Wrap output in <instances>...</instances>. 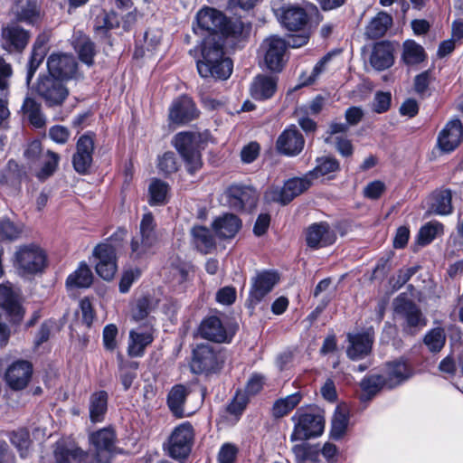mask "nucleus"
<instances>
[{
	"mask_svg": "<svg viewBox=\"0 0 463 463\" xmlns=\"http://www.w3.org/2000/svg\"><path fill=\"white\" fill-rule=\"evenodd\" d=\"M196 21L197 27H194L195 33L199 30L209 33L203 42L202 59L197 61L200 76L205 79H228L232 72V61L224 56L223 44L218 33L239 42L249 35L250 24L239 19L228 20L222 12L211 7L201 9Z\"/></svg>",
	"mask_w": 463,
	"mask_h": 463,
	"instance_id": "obj_1",
	"label": "nucleus"
},
{
	"mask_svg": "<svg viewBox=\"0 0 463 463\" xmlns=\"http://www.w3.org/2000/svg\"><path fill=\"white\" fill-rule=\"evenodd\" d=\"M392 305L394 319L400 324L403 333L416 335L427 326V318L420 308L404 294L399 295Z\"/></svg>",
	"mask_w": 463,
	"mask_h": 463,
	"instance_id": "obj_2",
	"label": "nucleus"
},
{
	"mask_svg": "<svg viewBox=\"0 0 463 463\" xmlns=\"http://www.w3.org/2000/svg\"><path fill=\"white\" fill-rule=\"evenodd\" d=\"M24 311L13 291L9 283L0 285V344L7 342L10 330L6 326V320L12 323H19L24 317Z\"/></svg>",
	"mask_w": 463,
	"mask_h": 463,
	"instance_id": "obj_3",
	"label": "nucleus"
},
{
	"mask_svg": "<svg viewBox=\"0 0 463 463\" xmlns=\"http://www.w3.org/2000/svg\"><path fill=\"white\" fill-rule=\"evenodd\" d=\"M199 139L198 134L191 132L178 133L174 138V146L184 158L190 174L195 173L202 166Z\"/></svg>",
	"mask_w": 463,
	"mask_h": 463,
	"instance_id": "obj_4",
	"label": "nucleus"
},
{
	"mask_svg": "<svg viewBox=\"0 0 463 463\" xmlns=\"http://www.w3.org/2000/svg\"><path fill=\"white\" fill-rule=\"evenodd\" d=\"M224 363L223 354L210 345H198L193 351L191 370L193 373H210L222 368Z\"/></svg>",
	"mask_w": 463,
	"mask_h": 463,
	"instance_id": "obj_5",
	"label": "nucleus"
},
{
	"mask_svg": "<svg viewBox=\"0 0 463 463\" xmlns=\"http://www.w3.org/2000/svg\"><path fill=\"white\" fill-rule=\"evenodd\" d=\"M295 422L291 440H304L322 434L325 427L324 419L319 414L309 413L298 409L292 417Z\"/></svg>",
	"mask_w": 463,
	"mask_h": 463,
	"instance_id": "obj_6",
	"label": "nucleus"
},
{
	"mask_svg": "<svg viewBox=\"0 0 463 463\" xmlns=\"http://www.w3.org/2000/svg\"><path fill=\"white\" fill-rule=\"evenodd\" d=\"M46 255L35 244L20 247L14 253V265L21 274H35L43 270Z\"/></svg>",
	"mask_w": 463,
	"mask_h": 463,
	"instance_id": "obj_7",
	"label": "nucleus"
},
{
	"mask_svg": "<svg viewBox=\"0 0 463 463\" xmlns=\"http://www.w3.org/2000/svg\"><path fill=\"white\" fill-rule=\"evenodd\" d=\"M194 438V430L188 421L176 426L172 431L167 445L168 454L171 458L183 460L191 452Z\"/></svg>",
	"mask_w": 463,
	"mask_h": 463,
	"instance_id": "obj_8",
	"label": "nucleus"
},
{
	"mask_svg": "<svg viewBox=\"0 0 463 463\" xmlns=\"http://www.w3.org/2000/svg\"><path fill=\"white\" fill-rule=\"evenodd\" d=\"M311 184L312 181L307 174L303 177H295L288 180L282 188H269L265 192L264 198L267 202L287 204L304 191L307 190Z\"/></svg>",
	"mask_w": 463,
	"mask_h": 463,
	"instance_id": "obj_9",
	"label": "nucleus"
},
{
	"mask_svg": "<svg viewBox=\"0 0 463 463\" xmlns=\"http://www.w3.org/2000/svg\"><path fill=\"white\" fill-rule=\"evenodd\" d=\"M48 75L69 81L81 78L78 70V62L72 54L52 53L47 59Z\"/></svg>",
	"mask_w": 463,
	"mask_h": 463,
	"instance_id": "obj_10",
	"label": "nucleus"
},
{
	"mask_svg": "<svg viewBox=\"0 0 463 463\" xmlns=\"http://www.w3.org/2000/svg\"><path fill=\"white\" fill-rule=\"evenodd\" d=\"M156 224L152 213L144 214L140 222L139 234L131 241V256L139 259L150 252L157 241L155 232Z\"/></svg>",
	"mask_w": 463,
	"mask_h": 463,
	"instance_id": "obj_11",
	"label": "nucleus"
},
{
	"mask_svg": "<svg viewBox=\"0 0 463 463\" xmlns=\"http://www.w3.org/2000/svg\"><path fill=\"white\" fill-rule=\"evenodd\" d=\"M60 80L50 75L41 76L36 86V92L48 106H59L63 103L69 95V90Z\"/></svg>",
	"mask_w": 463,
	"mask_h": 463,
	"instance_id": "obj_12",
	"label": "nucleus"
},
{
	"mask_svg": "<svg viewBox=\"0 0 463 463\" xmlns=\"http://www.w3.org/2000/svg\"><path fill=\"white\" fill-rule=\"evenodd\" d=\"M115 434L111 429L99 430L90 436L93 454H89L86 463H109L114 448Z\"/></svg>",
	"mask_w": 463,
	"mask_h": 463,
	"instance_id": "obj_13",
	"label": "nucleus"
},
{
	"mask_svg": "<svg viewBox=\"0 0 463 463\" xmlns=\"http://www.w3.org/2000/svg\"><path fill=\"white\" fill-rule=\"evenodd\" d=\"M93 256L98 275L105 280L112 279L118 269L115 248L107 243L99 244L93 250Z\"/></svg>",
	"mask_w": 463,
	"mask_h": 463,
	"instance_id": "obj_14",
	"label": "nucleus"
},
{
	"mask_svg": "<svg viewBox=\"0 0 463 463\" xmlns=\"http://www.w3.org/2000/svg\"><path fill=\"white\" fill-rule=\"evenodd\" d=\"M226 197L230 206L235 210H252L258 201V194L251 186L232 184L226 190Z\"/></svg>",
	"mask_w": 463,
	"mask_h": 463,
	"instance_id": "obj_15",
	"label": "nucleus"
},
{
	"mask_svg": "<svg viewBox=\"0 0 463 463\" xmlns=\"http://www.w3.org/2000/svg\"><path fill=\"white\" fill-rule=\"evenodd\" d=\"M199 334L203 338L213 342L230 343L234 335V331L228 328L218 317L212 316L201 322Z\"/></svg>",
	"mask_w": 463,
	"mask_h": 463,
	"instance_id": "obj_16",
	"label": "nucleus"
},
{
	"mask_svg": "<svg viewBox=\"0 0 463 463\" xmlns=\"http://www.w3.org/2000/svg\"><path fill=\"white\" fill-rule=\"evenodd\" d=\"M262 48L265 50L264 60L267 67L273 71H279L284 65V57L287 50L285 40L278 36L267 38Z\"/></svg>",
	"mask_w": 463,
	"mask_h": 463,
	"instance_id": "obj_17",
	"label": "nucleus"
},
{
	"mask_svg": "<svg viewBox=\"0 0 463 463\" xmlns=\"http://www.w3.org/2000/svg\"><path fill=\"white\" fill-rule=\"evenodd\" d=\"M463 138V126L459 119L449 120L440 130L437 138V146L443 153L454 151Z\"/></svg>",
	"mask_w": 463,
	"mask_h": 463,
	"instance_id": "obj_18",
	"label": "nucleus"
},
{
	"mask_svg": "<svg viewBox=\"0 0 463 463\" xmlns=\"http://www.w3.org/2000/svg\"><path fill=\"white\" fill-rule=\"evenodd\" d=\"M30 33L17 24L2 29V47L8 52H21L28 44Z\"/></svg>",
	"mask_w": 463,
	"mask_h": 463,
	"instance_id": "obj_19",
	"label": "nucleus"
},
{
	"mask_svg": "<svg viewBox=\"0 0 463 463\" xmlns=\"http://www.w3.org/2000/svg\"><path fill=\"white\" fill-rule=\"evenodd\" d=\"M94 150L93 137L90 134L81 136L76 144V152L72 157L73 167L79 174H85L92 163Z\"/></svg>",
	"mask_w": 463,
	"mask_h": 463,
	"instance_id": "obj_20",
	"label": "nucleus"
},
{
	"mask_svg": "<svg viewBox=\"0 0 463 463\" xmlns=\"http://www.w3.org/2000/svg\"><path fill=\"white\" fill-rule=\"evenodd\" d=\"M198 116L195 104L188 96H181L175 99L169 109V120L175 124L192 121Z\"/></svg>",
	"mask_w": 463,
	"mask_h": 463,
	"instance_id": "obj_21",
	"label": "nucleus"
},
{
	"mask_svg": "<svg viewBox=\"0 0 463 463\" xmlns=\"http://www.w3.org/2000/svg\"><path fill=\"white\" fill-rule=\"evenodd\" d=\"M306 240L308 247L318 249L333 244L336 240V234L328 223L317 222L307 228Z\"/></svg>",
	"mask_w": 463,
	"mask_h": 463,
	"instance_id": "obj_22",
	"label": "nucleus"
},
{
	"mask_svg": "<svg viewBox=\"0 0 463 463\" xmlns=\"http://www.w3.org/2000/svg\"><path fill=\"white\" fill-rule=\"evenodd\" d=\"M279 22L289 31L302 29L307 23L306 11L298 5H285L276 11Z\"/></svg>",
	"mask_w": 463,
	"mask_h": 463,
	"instance_id": "obj_23",
	"label": "nucleus"
},
{
	"mask_svg": "<svg viewBox=\"0 0 463 463\" xmlns=\"http://www.w3.org/2000/svg\"><path fill=\"white\" fill-rule=\"evenodd\" d=\"M152 326H139L129 332L128 354L131 357H140L144 354L146 348L153 342Z\"/></svg>",
	"mask_w": 463,
	"mask_h": 463,
	"instance_id": "obj_24",
	"label": "nucleus"
},
{
	"mask_svg": "<svg viewBox=\"0 0 463 463\" xmlns=\"http://www.w3.org/2000/svg\"><path fill=\"white\" fill-rule=\"evenodd\" d=\"M304 138L295 126L285 129L278 137L277 148L286 156L299 154L304 146Z\"/></svg>",
	"mask_w": 463,
	"mask_h": 463,
	"instance_id": "obj_25",
	"label": "nucleus"
},
{
	"mask_svg": "<svg viewBox=\"0 0 463 463\" xmlns=\"http://www.w3.org/2000/svg\"><path fill=\"white\" fill-rule=\"evenodd\" d=\"M33 373L32 364L27 361H17L9 366L5 380L14 390H22L29 383Z\"/></svg>",
	"mask_w": 463,
	"mask_h": 463,
	"instance_id": "obj_26",
	"label": "nucleus"
},
{
	"mask_svg": "<svg viewBox=\"0 0 463 463\" xmlns=\"http://www.w3.org/2000/svg\"><path fill=\"white\" fill-rule=\"evenodd\" d=\"M347 356L352 360L364 358L372 350L373 337L369 332L347 335Z\"/></svg>",
	"mask_w": 463,
	"mask_h": 463,
	"instance_id": "obj_27",
	"label": "nucleus"
},
{
	"mask_svg": "<svg viewBox=\"0 0 463 463\" xmlns=\"http://www.w3.org/2000/svg\"><path fill=\"white\" fill-rule=\"evenodd\" d=\"M279 280L277 273L263 271L253 279L250 297L251 301L260 302L276 285Z\"/></svg>",
	"mask_w": 463,
	"mask_h": 463,
	"instance_id": "obj_28",
	"label": "nucleus"
},
{
	"mask_svg": "<svg viewBox=\"0 0 463 463\" xmlns=\"http://www.w3.org/2000/svg\"><path fill=\"white\" fill-rule=\"evenodd\" d=\"M277 90V77L272 75H257L250 85V91L253 99L265 100L270 99Z\"/></svg>",
	"mask_w": 463,
	"mask_h": 463,
	"instance_id": "obj_29",
	"label": "nucleus"
},
{
	"mask_svg": "<svg viewBox=\"0 0 463 463\" xmlns=\"http://www.w3.org/2000/svg\"><path fill=\"white\" fill-rule=\"evenodd\" d=\"M386 381V387L394 388L408 380L412 375V370L402 360H397L386 364L383 374Z\"/></svg>",
	"mask_w": 463,
	"mask_h": 463,
	"instance_id": "obj_30",
	"label": "nucleus"
},
{
	"mask_svg": "<svg viewBox=\"0 0 463 463\" xmlns=\"http://www.w3.org/2000/svg\"><path fill=\"white\" fill-rule=\"evenodd\" d=\"M370 64L376 71H384L394 62L393 48L388 42H380L374 44L370 56Z\"/></svg>",
	"mask_w": 463,
	"mask_h": 463,
	"instance_id": "obj_31",
	"label": "nucleus"
},
{
	"mask_svg": "<svg viewBox=\"0 0 463 463\" xmlns=\"http://www.w3.org/2000/svg\"><path fill=\"white\" fill-rule=\"evenodd\" d=\"M241 227V221L232 213H225L214 220L213 229L221 239L233 238Z\"/></svg>",
	"mask_w": 463,
	"mask_h": 463,
	"instance_id": "obj_32",
	"label": "nucleus"
},
{
	"mask_svg": "<svg viewBox=\"0 0 463 463\" xmlns=\"http://www.w3.org/2000/svg\"><path fill=\"white\" fill-rule=\"evenodd\" d=\"M54 458L57 463H86L89 454L73 443H58L54 450Z\"/></svg>",
	"mask_w": 463,
	"mask_h": 463,
	"instance_id": "obj_33",
	"label": "nucleus"
},
{
	"mask_svg": "<svg viewBox=\"0 0 463 463\" xmlns=\"http://www.w3.org/2000/svg\"><path fill=\"white\" fill-rule=\"evenodd\" d=\"M430 212L438 215H448L452 213V193L449 189L434 191L429 198Z\"/></svg>",
	"mask_w": 463,
	"mask_h": 463,
	"instance_id": "obj_34",
	"label": "nucleus"
},
{
	"mask_svg": "<svg viewBox=\"0 0 463 463\" xmlns=\"http://www.w3.org/2000/svg\"><path fill=\"white\" fill-rule=\"evenodd\" d=\"M189 390L183 384H175L167 394V406L175 418L186 416L184 405L186 401Z\"/></svg>",
	"mask_w": 463,
	"mask_h": 463,
	"instance_id": "obj_35",
	"label": "nucleus"
},
{
	"mask_svg": "<svg viewBox=\"0 0 463 463\" xmlns=\"http://www.w3.org/2000/svg\"><path fill=\"white\" fill-rule=\"evenodd\" d=\"M108 393L105 391L95 392L90 396L89 413L91 422L97 423L104 420L108 411Z\"/></svg>",
	"mask_w": 463,
	"mask_h": 463,
	"instance_id": "obj_36",
	"label": "nucleus"
},
{
	"mask_svg": "<svg viewBox=\"0 0 463 463\" xmlns=\"http://www.w3.org/2000/svg\"><path fill=\"white\" fill-rule=\"evenodd\" d=\"M14 14L18 21L34 24L40 18V8L35 0H18Z\"/></svg>",
	"mask_w": 463,
	"mask_h": 463,
	"instance_id": "obj_37",
	"label": "nucleus"
},
{
	"mask_svg": "<svg viewBox=\"0 0 463 463\" xmlns=\"http://www.w3.org/2000/svg\"><path fill=\"white\" fill-rule=\"evenodd\" d=\"M92 272L85 262H81L78 269L70 274L66 279V287L71 288H89L92 283Z\"/></svg>",
	"mask_w": 463,
	"mask_h": 463,
	"instance_id": "obj_38",
	"label": "nucleus"
},
{
	"mask_svg": "<svg viewBox=\"0 0 463 463\" xmlns=\"http://www.w3.org/2000/svg\"><path fill=\"white\" fill-rule=\"evenodd\" d=\"M392 23L391 15L384 12H380L372 19L365 29V35L370 39L380 38L384 35Z\"/></svg>",
	"mask_w": 463,
	"mask_h": 463,
	"instance_id": "obj_39",
	"label": "nucleus"
},
{
	"mask_svg": "<svg viewBox=\"0 0 463 463\" xmlns=\"http://www.w3.org/2000/svg\"><path fill=\"white\" fill-rule=\"evenodd\" d=\"M60 159V156L52 150L44 152V154L42 155L41 159L38 161L41 164V167L36 172V177L40 181H45L51 177L57 170Z\"/></svg>",
	"mask_w": 463,
	"mask_h": 463,
	"instance_id": "obj_40",
	"label": "nucleus"
},
{
	"mask_svg": "<svg viewBox=\"0 0 463 463\" xmlns=\"http://www.w3.org/2000/svg\"><path fill=\"white\" fill-rule=\"evenodd\" d=\"M339 162L331 156H323L317 159L316 167L307 173L310 180L330 175L339 170Z\"/></svg>",
	"mask_w": 463,
	"mask_h": 463,
	"instance_id": "obj_41",
	"label": "nucleus"
},
{
	"mask_svg": "<svg viewBox=\"0 0 463 463\" xmlns=\"http://www.w3.org/2000/svg\"><path fill=\"white\" fill-rule=\"evenodd\" d=\"M192 234L200 251L209 253L215 247L214 238L209 229L203 226H195L192 230Z\"/></svg>",
	"mask_w": 463,
	"mask_h": 463,
	"instance_id": "obj_42",
	"label": "nucleus"
},
{
	"mask_svg": "<svg viewBox=\"0 0 463 463\" xmlns=\"http://www.w3.org/2000/svg\"><path fill=\"white\" fill-rule=\"evenodd\" d=\"M149 203L152 206L165 204L168 201L169 186L159 179L151 181L148 188Z\"/></svg>",
	"mask_w": 463,
	"mask_h": 463,
	"instance_id": "obj_43",
	"label": "nucleus"
},
{
	"mask_svg": "<svg viewBox=\"0 0 463 463\" xmlns=\"http://www.w3.org/2000/svg\"><path fill=\"white\" fill-rule=\"evenodd\" d=\"M22 110L33 127L40 128L44 126L45 118L41 112V106L33 98H25Z\"/></svg>",
	"mask_w": 463,
	"mask_h": 463,
	"instance_id": "obj_44",
	"label": "nucleus"
},
{
	"mask_svg": "<svg viewBox=\"0 0 463 463\" xmlns=\"http://www.w3.org/2000/svg\"><path fill=\"white\" fill-rule=\"evenodd\" d=\"M349 416L346 409L338 406L332 419L331 437L335 439L342 438L346 431Z\"/></svg>",
	"mask_w": 463,
	"mask_h": 463,
	"instance_id": "obj_45",
	"label": "nucleus"
},
{
	"mask_svg": "<svg viewBox=\"0 0 463 463\" xmlns=\"http://www.w3.org/2000/svg\"><path fill=\"white\" fill-rule=\"evenodd\" d=\"M383 386L386 387V381L383 374L370 375L361 383L363 390L362 400H369L375 395Z\"/></svg>",
	"mask_w": 463,
	"mask_h": 463,
	"instance_id": "obj_46",
	"label": "nucleus"
},
{
	"mask_svg": "<svg viewBox=\"0 0 463 463\" xmlns=\"http://www.w3.org/2000/svg\"><path fill=\"white\" fill-rule=\"evenodd\" d=\"M302 395L300 392H295L288 395L285 398L278 400L272 408L273 415L276 418H280L287 415L294 408H296L301 402Z\"/></svg>",
	"mask_w": 463,
	"mask_h": 463,
	"instance_id": "obj_47",
	"label": "nucleus"
},
{
	"mask_svg": "<svg viewBox=\"0 0 463 463\" xmlns=\"http://www.w3.org/2000/svg\"><path fill=\"white\" fill-rule=\"evenodd\" d=\"M292 451L297 463H318L319 450L308 443L295 445Z\"/></svg>",
	"mask_w": 463,
	"mask_h": 463,
	"instance_id": "obj_48",
	"label": "nucleus"
},
{
	"mask_svg": "<svg viewBox=\"0 0 463 463\" xmlns=\"http://www.w3.org/2000/svg\"><path fill=\"white\" fill-rule=\"evenodd\" d=\"M425 58L424 49L412 40L403 43L402 59L406 64L413 65L421 62Z\"/></svg>",
	"mask_w": 463,
	"mask_h": 463,
	"instance_id": "obj_49",
	"label": "nucleus"
},
{
	"mask_svg": "<svg viewBox=\"0 0 463 463\" xmlns=\"http://www.w3.org/2000/svg\"><path fill=\"white\" fill-rule=\"evenodd\" d=\"M75 49L82 62H84L88 66L93 64L95 48L94 43L88 37H80L76 42Z\"/></svg>",
	"mask_w": 463,
	"mask_h": 463,
	"instance_id": "obj_50",
	"label": "nucleus"
},
{
	"mask_svg": "<svg viewBox=\"0 0 463 463\" xmlns=\"http://www.w3.org/2000/svg\"><path fill=\"white\" fill-rule=\"evenodd\" d=\"M443 232V225L437 222H430L422 226L419 232L418 242L420 245H427L437 236Z\"/></svg>",
	"mask_w": 463,
	"mask_h": 463,
	"instance_id": "obj_51",
	"label": "nucleus"
},
{
	"mask_svg": "<svg viewBox=\"0 0 463 463\" xmlns=\"http://www.w3.org/2000/svg\"><path fill=\"white\" fill-rule=\"evenodd\" d=\"M44 57V49L40 40H36L30 61L28 62L27 74H26V84L29 85L35 71L42 63Z\"/></svg>",
	"mask_w": 463,
	"mask_h": 463,
	"instance_id": "obj_52",
	"label": "nucleus"
},
{
	"mask_svg": "<svg viewBox=\"0 0 463 463\" xmlns=\"http://www.w3.org/2000/svg\"><path fill=\"white\" fill-rule=\"evenodd\" d=\"M180 167V162L176 155L168 151L158 156L157 168L159 172L167 175L176 172Z\"/></svg>",
	"mask_w": 463,
	"mask_h": 463,
	"instance_id": "obj_53",
	"label": "nucleus"
},
{
	"mask_svg": "<svg viewBox=\"0 0 463 463\" xmlns=\"http://www.w3.org/2000/svg\"><path fill=\"white\" fill-rule=\"evenodd\" d=\"M446 335L444 329H431L424 337V343L431 352H439L444 346Z\"/></svg>",
	"mask_w": 463,
	"mask_h": 463,
	"instance_id": "obj_54",
	"label": "nucleus"
},
{
	"mask_svg": "<svg viewBox=\"0 0 463 463\" xmlns=\"http://www.w3.org/2000/svg\"><path fill=\"white\" fill-rule=\"evenodd\" d=\"M12 444L19 450L20 456L24 458L27 455L30 447V435L27 430L20 429L14 430L10 435Z\"/></svg>",
	"mask_w": 463,
	"mask_h": 463,
	"instance_id": "obj_55",
	"label": "nucleus"
},
{
	"mask_svg": "<svg viewBox=\"0 0 463 463\" xmlns=\"http://www.w3.org/2000/svg\"><path fill=\"white\" fill-rule=\"evenodd\" d=\"M13 75V69L3 57H0V96L8 94L9 81Z\"/></svg>",
	"mask_w": 463,
	"mask_h": 463,
	"instance_id": "obj_56",
	"label": "nucleus"
},
{
	"mask_svg": "<svg viewBox=\"0 0 463 463\" xmlns=\"http://www.w3.org/2000/svg\"><path fill=\"white\" fill-rule=\"evenodd\" d=\"M22 232V228L11 222L9 219L0 221V238L7 240H15Z\"/></svg>",
	"mask_w": 463,
	"mask_h": 463,
	"instance_id": "obj_57",
	"label": "nucleus"
},
{
	"mask_svg": "<svg viewBox=\"0 0 463 463\" xmlns=\"http://www.w3.org/2000/svg\"><path fill=\"white\" fill-rule=\"evenodd\" d=\"M238 448L232 443L223 444L218 453V463H235L238 455Z\"/></svg>",
	"mask_w": 463,
	"mask_h": 463,
	"instance_id": "obj_58",
	"label": "nucleus"
},
{
	"mask_svg": "<svg viewBox=\"0 0 463 463\" xmlns=\"http://www.w3.org/2000/svg\"><path fill=\"white\" fill-rule=\"evenodd\" d=\"M392 96L390 92H377L374 96L373 109L376 113H383L390 108Z\"/></svg>",
	"mask_w": 463,
	"mask_h": 463,
	"instance_id": "obj_59",
	"label": "nucleus"
},
{
	"mask_svg": "<svg viewBox=\"0 0 463 463\" xmlns=\"http://www.w3.org/2000/svg\"><path fill=\"white\" fill-rule=\"evenodd\" d=\"M118 327L114 324L107 325L103 329V344L107 350L113 351L117 347L116 337Z\"/></svg>",
	"mask_w": 463,
	"mask_h": 463,
	"instance_id": "obj_60",
	"label": "nucleus"
},
{
	"mask_svg": "<svg viewBox=\"0 0 463 463\" xmlns=\"http://www.w3.org/2000/svg\"><path fill=\"white\" fill-rule=\"evenodd\" d=\"M418 270L417 267H410L399 270L396 278H392L391 283L393 289L402 288Z\"/></svg>",
	"mask_w": 463,
	"mask_h": 463,
	"instance_id": "obj_61",
	"label": "nucleus"
},
{
	"mask_svg": "<svg viewBox=\"0 0 463 463\" xmlns=\"http://www.w3.org/2000/svg\"><path fill=\"white\" fill-rule=\"evenodd\" d=\"M43 154L44 152L39 140L30 142L24 153L25 158L31 163L38 162Z\"/></svg>",
	"mask_w": 463,
	"mask_h": 463,
	"instance_id": "obj_62",
	"label": "nucleus"
},
{
	"mask_svg": "<svg viewBox=\"0 0 463 463\" xmlns=\"http://www.w3.org/2000/svg\"><path fill=\"white\" fill-rule=\"evenodd\" d=\"M140 276V270L138 269H131L126 270L119 282V290L121 293H127L133 282Z\"/></svg>",
	"mask_w": 463,
	"mask_h": 463,
	"instance_id": "obj_63",
	"label": "nucleus"
},
{
	"mask_svg": "<svg viewBox=\"0 0 463 463\" xmlns=\"http://www.w3.org/2000/svg\"><path fill=\"white\" fill-rule=\"evenodd\" d=\"M49 137L55 143L65 144L70 137V131L63 126L56 125L49 129Z\"/></svg>",
	"mask_w": 463,
	"mask_h": 463,
	"instance_id": "obj_64",
	"label": "nucleus"
}]
</instances>
